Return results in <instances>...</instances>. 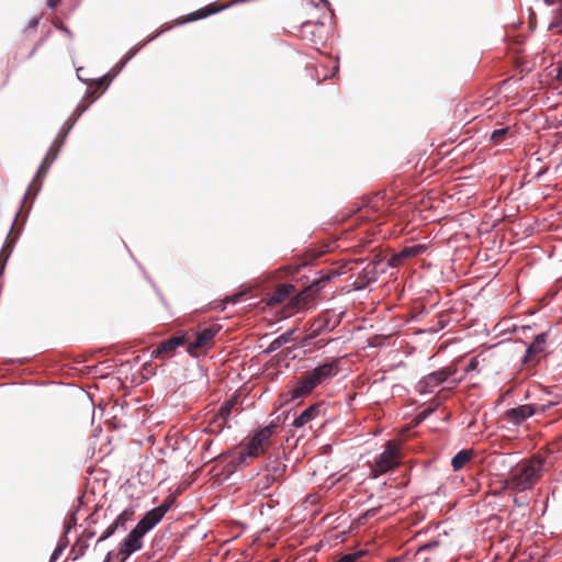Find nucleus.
<instances>
[{"instance_id": "f257e3e1", "label": "nucleus", "mask_w": 562, "mask_h": 562, "mask_svg": "<svg viewBox=\"0 0 562 562\" xmlns=\"http://www.w3.org/2000/svg\"><path fill=\"white\" fill-rule=\"evenodd\" d=\"M60 149L61 147L56 145V140H54L46 155L42 159L26 191L24 192V195L20 202L19 210L14 215V222H18L19 217L21 216L23 217V223H26L33 203L42 190L44 178L46 177L50 166L58 158Z\"/></svg>"}, {"instance_id": "f03ea898", "label": "nucleus", "mask_w": 562, "mask_h": 562, "mask_svg": "<svg viewBox=\"0 0 562 562\" xmlns=\"http://www.w3.org/2000/svg\"><path fill=\"white\" fill-rule=\"evenodd\" d=\"M389 268H392L387 255L380 252H372L367 265L359 271L356 280L352 283L355 291H363L367 286L378 280V278L385 273Z\"/></svg>"}, {"instance_id": "7ed1b4c3", "label": "nucleus", "mask_w": 562, "mask_h": 562, "mask_svg": "<svg viewBox=\"0 0 562 562\" xmlns=\"http://www.w3.org/2000/svg\"><path fill=\"white\" fill-rule=\"evenodd\" d=\"M555 404L548 402L547 404L528 403L519 404L515 407L507 408L503 413V419L509 425L508 430L513 431L522 425L528 418L544 413Z\"/></svg>"}, {"instance_id": "20e7f679", "label": "nucleus", "mask_w": 562, "mask_h": 562, "mask_svg": "<svg viewBox=\"0 0 562 562\" xmlns=\"http://www.w3.org/2000/svg\"><path fill=\"white\" fill-rule=\"evenodd\" d=\"M266 474L256 482V491L265 493L270 490L273 484H282L285 480L288 463L279 456H269L265 461Z\"/></svg>"}, {"instance_id": "39448f33", "label": "nucleus", "mask_w": 562, "mask_h": 562, "mask_svg": "<svg viewBox=\"0 0 562 562\" xmlns=\"http://www.w3.org/2000/svg\"><path fill=\"white\" fill-rule=\"evenodd\" d=\"M326 413L327 405L324 401L314 402L300 413H294L290 426L295 430L305 429L306 426L313 429V423H318L321 426L325 423Z\"/></svg>"}, {"instance_id": "423d86ee", "label": "nucleus", "mask_w": 562, "mask_h": 562, "mask_svg": "<svg viewBox=\"0 0 562 562\" xmlns=\"http://www.w3.org/2000/svg\"><path fill=\"white\" fill-rule=\"evenodd\" d=\"M387 216L385 193L378 192L374 196L367 199L362 209L358 210L357 221L379 224Z\"/></svg>"}, {"instance_id": "0eeeda50", "label": "nucleus", "mask_w": 562, "mask_h": 562, "mask_svg": "<svg viewBox=\"0 0 562 562\" xmlns=\"http://www.w3.org/2000/svg\"><path fill=\"white\" fill-rule=\"evenodd\" d=\"M457 373L456 367H442L438 370L431 371L423 376L415 385L416 392L420 395H427L434 392V389Z\"/></svg>"}, {"instance_id": "6e6552de", "label": "nucleus", "mask_w": 562, "mask_h": 562, "mask_svg": "<svg viewBox=\"0 0 562 562\" xmlns=\"http://www.w3.org/2000/svg\"><path fill=\"white\" fill-rule=\"evenodd\" d=\"M346 315V311L337 312L335 308L325 310L314 321L312 325L311 337L316 338L321 335L333 331L338 327Z\"/></svg>"}, {"instance_id": "1a4fd4ad", "label": "nucleus", "mask_w": 562, "mask_h": 562, "mask_svg": "<svg viewBox=\"0 0 562 562\" xmlns=\"http://www.w3.org/2000/svg\"><path fill=\"white\" fill-rule=\"evenodd\" d=\"M215 458L222 461H225L227 458H229V460L226 462V464L223 467L221 471V474L224 476L225 480H228L232 476V474L248 465L249 461L251 459H255L251 452L247 451L243 446H240V450L235 453L227 451L225 453L218 454Z\"/></svg>"}, {"instance_id": "9d476101", "label": "nucleus", "mask_w": 562, "mask_h": 562, "mask_svg": "<svg viewBox=\"0 0 562 562\" xmlns=\"http://www.w3.org/2000/svg\"><path fill=\"white\" fill-rule=\"evenodd\" d=\"M551 330L548 329L533 336L532 341L526 347L525 353L520 359L522 368H531L540 363L539 355L544 351Z\"/></svg>"}, {"instance_id": "9b49d317", "label": "nucleus", "mask_w": 562, "mask_h": 562, "mask_svg": "<svg viewBox=\"0 0 562 562\" xmlns=\"http://www.w3.org/2000/svg\"><path fill=\"white\" fill-rule=\"evenodd\" d=\"M145 535L135 526L122 539L117 548V562H126L132 554L143 549Z\"/></svg>"}, {"instance_id": "f8f14e48", "label": "nucleus", "mask_w": 562, "mask_h": 562, "mask_svg": "<svg viewBox=\"0 0 562 562\" xmlns=\"http://www.w3.org/2000/svg\"><path fill=\"white\" fill-rule=\"evenodd\" d=\"M90 93V90L87 89L85 92V95H88ZM83 97L81 101L76 105L69 117L64 122L63 126L60 127L57 137L55 138L56 145L63 147L68 134L74 128L77 121L81 117V115L91 106L93 103V100L89 102H85Z\"/></svg>"}, {"instance_id": "ddd939ff", "label": "nucleus", "mask_w": 562, "mask_h": 562, "mask_svg": "<svg viewBox=\"0 0 562 562\" xmlns=\"http://www.w3.org/2000/svg\"><path fill=\"white\" fill-rule=\"evenodd\" d=\"M428 249L426 244H414L409 246L402 247L398 251H393L391 249L386 250L387 258L392 263V268H398L404 265L407 260L416 258L423 255Z\"/></svg>"}, {"instance_id": "4468645a", "label": "nucleus", "mask_w": 562, "mask_h": 562, "mask_svg": "<svg viewBox=\"0 0 562 562\" xmlns=\"http://www.w3.org/2000/svg\"><path fill=\"white\" fill-rule=\"evenodd\" d=\"M135 505H130L124 508L115 519L104 529L102 535L97 540L95 544L111 538L117 530L126 531L127 522L134 519Z\"/></svg>"}, {"instance_id": "2eb2a0df", "label": "nucleus", "mask_w": 562, "mask_h": 562, "mask_svg": "<svg viewBox=\"0 0 562 562\" xmlns=\"http://www.w3.org/2000/svg\"><path fill=\"white\" fill-rule=\"evenodd\" d=\"M135 57V52H131L130 49L121 57V59L104 75L95 78L93 81L99 87H102L99 95H102L109 88L110 83L120 75V72L125 68L127 63Z\"/></svg>"}, {"instance_id": "dca6fc26", "label": "nucleus", "mask_w": 562, "mask_h": 562, "mask_svg": "<svg viewBox=\"0 0 562 562\" xmlns=\"http://www.w3.org/2000/svg\"><path fill=\"white\" fill-rule=\"evenodd\" d=\"M15 224H16V222L13 221L12 225H11V229H10V232L7 236V239L4 240V244L0 250V276H2L4 273V269H5L9 258L13 251L14 244L18 241V239L23 231V227L25 225V223H23V217H21V223L14 231Z\"/></svg>"}, {"instance_id": "f3484780", "label": "nucleus", "mask_w": 562, "mask_h": 562, "mask_svg": "<svg viewBox=\"0 0 562 562\" xmlns=\"http://www.w3.org/2000/svg\"><path fill=\"white\" fill-rule=\"evenodd\" d=\"M318 385H321V382L313 371H306L300 376L296 385L289 391L290 400L295 401L306 394H310Z\"/></svg>"}, {"instance_id": "a211bd4d", "label": "nucleus", "mask_w": 562, "mask_h": 562, "mask_svg": "<svg viewBox=\"0 0 562 562\" xmlns=\"http://www.w3.org/2000/svg\"><path fill=\"white\" fill-rule=\"evenodd\" d=\"M168 509V506L159 505L147 510L135 527L146 536L162 520Z\"/></svg>"}, {"instance_id": "6ab92c4d", "label": "nucleus", "mask_w": 562, "mask_h": 562, "mask_svg": "<svg viewBox=\"0 0 562 562\" xmlns=\"http://www.w3.org/2000/svg\"><path fill=\"white\" fill-rule=\"evenodd\" d=\"M268 442V437L262 431L255 429L244 439L241 446L251 452L254 458H258L266 452Z\"/></svg>"}, {"instance_id": "aec40b11", "label": "nucleus", "mask_w": 562, "mask_h": 562, "mask_svg": "<svg viewBox=\"0 0 562 562\" xmlns=\"http://www.w3.org/2000/svg\"><path fill=\"white\" fill-rule=\"evenodd\" d=\"M340 276L341 272L338 269H322L308 281L307 289L312 294L319 293L328 283Z\"/></svg>"}, {"instance_id": "412c9836", "label": "nucleus", "mask_w": 562, "mask_h": 562, "mask_svg": "<svg viewBox=\"0 0 562 562\" xmlns=\"http://www.w3.org/2000/svg\"><path fill=\"white\" fill-rule=\"evenodd\" d=\"M543 538H547V535L540 533V537L535 539L536 547L543 550V553L540 557L541 561L549 560L562 553V550L559 548L560 546H562L561 536H558L554 532H550L549 539H554L557 541L555 544L552 546H547L546 542L543 541Z\"/></svg>"}, {"instance_id": "4be33fe9", "label": "nucleus", "mask_w": 562, "mask_h": 562, "mask_svg": "<svg viewBox=\"0 0 562 562\" xmlns=\"http://www.w3.org/2000/svg\"><path fill=\"white\" fill-rule=\"evenodd\" d=\"M339 363L340 360L338 358L326 359L325 361L318 363L314 369H312V371L322 384L337 375Z\"/></svg>"}, {"instance_id": "5701e85b", "label": "nucleus", "mask_w": 562, "mask_h": 562, "mask_svg": "<svg viewBox=\"0 0 562 562\" xmlns=\"http://www.w3.org/2000/svg\"><path fill=\"white\" fill-rule=\"evenodd\" d=\"M295 296V288L291 283H283L278 289L270 291L266 294L265 301L269 306H274L285 301L292 300Z\"/></svg>"}, {"instance_id": "b1692460", "label": "nucleus", "mask_w": 562, "mask_h": 562, "mask_svg": "<svg viewBox=\"0 0 562 562\" xmlns=\"http://www.w3.org/2000/svg\"><path fill=\"white\" fill-rule=\"evenodd\" d=\"M221 328H222L221 325L213 324V325H210V326L201 329L198 333V335L195 336V338L189 342L188 351H191L193 349H198V348H201V347H204L205 345H207L210 341H212L214 339V337L218 334Z\"/></svg>"}, {"instance_id": "393cba45", "label": "nucleus", "mask_w": 562, "mask_h": 562, "mask_svg": "<svg viewBox=\"0 0 562 562\" xmlns=\"http://www.w3.org/2000/svg\"><path fill=\"white\" fill-rule=\"evenodd\" d=\"M186 344V335L181 334L178 336H172L162 340L157 348H155L151 352L153 358H158L161 353L171 355L175 350Z\"/></svg>"}, {"instance_id": "a878e982", "label": "nucleus", "mask_w": 562, "mask_h": 562, "mask_svg": "<svg viewBox=\"0 0 562 562\" xmlns=\"http://www.w3.org/2000/svg\"><path fill=\"white\" fill-rule=\"evenodd\" d=\"M395 467L394 452L391 450H384L376 454L373 459L372 470L379 474H384L391 471Z\"/></svg>"}, {"instance_id": "bb28decb", "label": "nucleus", "mask_w": 562, "mask_h": 562, "mask_svg": "<svg viewBox=\"0 0 562 562\" xmlns=\"http://www.w3.org/2000/svg\"><path fill=\"white\" fill-rule=\"evenodd\" d=\"M296 328H289L284 333L273 338L266 349L262 351L263 355L268 356L279 350L282 346L290 342L293 339Z\"/></svg>"}, {"instance_id": "cd10ccee", "label": "nucleus", "mask_w": 562, "mask_h": 562, "mask_svg": "<svg viewBox=\"0 0 562 562\" xmlns=\"http://www.w3.org/2000/svg\"><path fill=\"white\" fill-rule=\"evenodd\" d=\"M474 456L473 449H461L451 458V468L453 472H458L468 462V460Z\"/></svg>"}, {"instance_id": "c85d7f7f", "label": "nucleus", "mask_w": 562, "mask_h": 562, "mask_svg": "<svg viewBox=\"0 0 562 562\" xmlns=\"http://www.w3.org/2000/svg\"><path fill=\"white\" fill-rule=\"evenodd\" d=\"M231 5L232 4L224 5V7H218L216 4V2H212V3H209V4L198 9L196 12H198L199 19L203 20V19H206V18H209L211 15H214V14L223 11L226 8H229Z\"/></svg>"}, {"instance_id": "c756f323", "label": "nucleus", "mask_w": 562, "mask_h": 562, "mask_svg": "<svg viewBox=\"0 0 562 562\" xmlns=\"http://www.w3.org/2000/svg\"><path fill=\"white\" fill-rule=\"evenodd\" d=\"M89 544L87 541H77L72 547L70 548L67 560L77 561L80 558H82L86 553V550L88 549Z\"/></svg>"}, {"instance_id": "7c9ffc66", "label": "nucleus", "mask_w": 562, "mask_h": 562, "mask_svg": "<svg viewBox=\"0 0 562 562\" xmlns=\"http://www.w3.org/2000/svg\"><path fill=\"white\" fill-rule=\"evenodd\" d=\"M510 131L509 125L493 130L490 134V142L494 145L501 144L510 134Z\"/></svg>"}, {"instance_id": "2f4dec72", "label": "nucleus", "mask_w": 562, "mask_h": 562, "mask_svg": "<svg viewBox=\"0 0 562 562\" xmlns=\"http://www.w3.org/2000/svg\"><path fill=\"white\" fill-rule=\"evenodd\" d=\"M161 31L159 29H157L156 31H154L153 33H150L149 35H147L145 38H143L142 41H139L138 43H136L134 46H132L130 48L131 52H135V56L138 54V52L147 44H149L150 42L155 41L156 38H158L159 36H161Z\"/></svg>"}, {"instance_id": "473e14b6", "label": "nucleus", "mask_w": 562, "mask_h": 562, "mask_svg": "<svg viewBox=\"0 0 562 562\" xmlns=\"http://www.w3.org/2000/svg\"><path fill=\"white\" fill-rule=\"evenodd\" d=\"M161 31L159 29H157L156 31H154L153 33H150L149 35H147L145 38H143L142 41H139L138 43H136L134 46H132L130 48L131 52H135V56L138 54V52L147 44H149L150 42L155 41L156 38H158L159 36H161Z\"/></svg>"}, {"instance_id": "72a5a7b5", "label": "nucleus", "mask_w": 562, "mask_h": 562, "mask_svg": "<svg viewBox=\"0 0 562 562\" xmlns=\"http://www.w3.org/2000/svg\"><path fill=\"white\" fill-rule=\"evenodd\" d=\"M161 31L159 29H157L156 31H154L153 33H150L149 35H147L145 38H143L142 41H139L138 43H136L134 46H132L130 48L131 52H135V56L138 54V52L147 44H149L150 42L155 41L156 38H158L159 36H161Z\"/></svg>"}, {"instance_id": "f704fd0d", "label": "nucleus", "mask_w": 562, "mask_h": 562, "mask_svg": "<svg viewBox=\"0 0 562 562\" xmlns=\"http://www.w3.org/2000/svg\"><path fill=\"white\" fill-rule=\"evenodd\" d=\"M234 405L235 403L232 400L225 401L217 411V418L222 419V422L229 420L232 417Z\"/></svg>"}, {"instance_id": "c9c22d12", "label": "nucleus", "mask_w": 562, "mask_h": 562, "mask_svg": "<svg viewBox=\"0 0 562 562\" xmlns=\"http://www.w3.org/2000/svg\"><path fill=\"white\" fill-rule=\"evenodd\" d=\"M548 29L551 31H560L562 29V0L560 7L554 11V15Z\"/></svg>"}, {"instance_id": "e433bc0d", "label": "nucleus", "mask_w": 562, "mask_h": 562, "mask_svg": "<svg viewBox=\"0 0 562 562\" xmlns=\"http://www.w3.org/2000/svg\"><path fill=\"white\" fill-rule=\"evenodd\" d=\"M279 417L277 419H272L270 420L267 425H265L263 427H259L257 428L258 431H262L263 435H266L268 437V441H270V438L273 434H276L277 431V428L279 426Z\"/></svg>"}, {"instance_id": "4c0bfd02", "label": "nucleus", "mask_w": 562, "mask_h": 562, "mask_svg": "<svg viewBox=\"0 0 562 562\" xmlns=\"http://www.w3.org/2000/svg\"><path fill=\"white\" fill-rule=\"evenodd\" d=\"M144 277L146 279V281L150 284V286L153 288L154 292L156 293V295L158 296L159 301L161 302V304L164 306H168V303L164 296V294L161 293L160 289L157 286L156 282L153 280V278L150 276H148L145 271H144Z\"/></svg>"}, {"instance_id": "58836bf2", "label": "nucleus", "mask_w": 562, "mask_h": 562, "mask_svg": "<svg viewBox=\"0 0 562 562\" xmlns=\"http://www.w3.org/2000/svg\"><path fill=\"white\" fill-rule=\"evenodd\" d=\"M199 15H198V12L196 10L195 11H192L188 14H184V15H181L179 18H177V24H180L181 26L184 25V24H188V23H192V22H195V21H199Z\"/></svg>"}, {"instance_id": "ea45409f", "label": "nucleus", "mask_w": 562, "mask_h": 562, "mask_svg": "<svg viewBox=\"0 0 562 562\" xmlns=\"http://www.w3.org/2000/svg\"><path fill=\"white\" fill-rule=\"evenodd\" d=\"M265 497L268 498V507L269 508H274L276 506L279 505L280 503V496H281V492H274V493H269L268 491L265 492V493H261Z\"/></svg>"}, {"instance_id": "a19ab883", "label": "nucleus", "mask_w": 562, "mask_h": 562, "mask_svg": "<svg viewBox=\"0 0 562 562\" xmlns=\"http://www.w3.org/2000/svg\"><path fill=\"white\" fill-rule=\"evenodd\" d=\"M479 364H480L479 357L471 358L464 369V373L470 374L471 372H480Z\"/></svg>"}, {"instance_id": "79ce46f5", "label": "nucleus", "mask_w": 562, "mask_h": 562, "mask_svg": "<svg viewBox=\"0 0 562 562\" xmlns=\"http://www.w3.org/2000/svg\"><path fill=\"white\" fill-rule=\"evenodd\" d=\"M438 406H439L438 404H429V405H427L426 407H424L419 412V417L422 419L428 418L429 416H431L438 409Z\"/></svg>"}, {"instance_id": "37998d69", "label": "nucleus", "mask_w": 562, "mask_h": 562, "mask_svg": "<svg viewBox=\"0 0 562 562\" xmlns=\"http://www.w3.org/2000/svg\"><path fill=\"white\" fill-rule=\"evenodd\" d=\"M142 369L144 371L142 382L149 380L150 376L156 374V368H153L148 362H145Z\"/></svg>"}, {"instance_id": "c03bdc74", "label": "nucleus", "mask_w": 562, "mask_h": 562, "mask_svg": "<svg viewBox=\"0 0 562 562\" xmlns=\"http://www.w3.org/2000/svg\"><path fill=\"white\" fill-rule=\"evenodd\" d=\"M78 508H70L65 517V522L67 524H71L74 527H76L77 525V521H78V518H77V515H78Z\"/></svg>"}, {"instance_id": "a18cd8bd", "label": "nucleus", "mask_w": 562, "mask_h": 562, "mask_svg": "<svg viewBox=\"0 0 562 562\" xmlns=\"http://www.w3.org/2000/svg\"><path fill=\"white\" fill-rule=\"evenodd\" d=\"M363 555V552L362 551H357L355 553H346L344 554L339 560L338 562H355L357 561L359 558H361Z\"/></svg>"}, {"instance_id": "49530a36", "label": "nucleus", "mask_w": 562, "mask_h": 562, "mask_svg": "<svg viewBox=\"0 0 562 562\" xmlns=\"http://www.w3.org/2000/svg\"><path fill=\"white\" fill-rule=\"evenodd\" d=\"M440 546L439 539H431L419 547V551H431Z\"/></svg>"}, {"instance_id": "de8ad7c7", "label": "nucleus", "mask_w": 562, "mask_h": 562, "mask_svg": "<svg viewBox=\"0 0 562 562\" xmlns=\"http://www.w3.org/2000/svg\"><path fill=\"white\" fill-rule=\"evenodd\" d=\"M32 361V358L30 357H24V358H8L4 360V364L7 366H10V364H14V363H18L20 366H23V364H26L29 362Z\"/></svg>"}, {"instance_id": "09e8293b", "label": "nucleus", "mask_w": 562, "mask_h": 562, "mask_svg": "<svg viewBox=\"0 0 562 562\" xmlns=\"http://www.w3.org/2000/svg\"><path fill=\"white\" fill-rule=\"evenodd\" d=\"M291 350H282L280 351L279 353H276L272 358H271V361L274 363V364H280L282 361H284L288 356L290 355Z\"/></svg>"}, {"instance_id": "8fccbe9b", "label": "nucleus", "mask_w": 562, "mask_h": 562, "mask_svg": "<svg viewBox=\"0 0 562 562\" xmlns=\"http://www.w3.org/2000/svg\"><path fill=\"white\" fill-rule=\"evenodd\" d=\"M181 26L180 24H177V19H175L171 22L164 23L160 27H158L161 31V34L171 31L175 27Z\"/></svg>"}, {"instance_id": "3c124183", "label": "nucleus", "mask_w": 562, "mask_h": 562, "mask_svg": "<svg viewBox=\"0 0 562 562\" xmlns=\"http://www.w3.org/2000/svg\"><path fill=\"white\" fill-rule=\"evenodd\" d=\"M55 29L66 34L70 40L74 38V33L67 25L56 23Z\"/></svg>"}, {"instance_id": "603ef678", "label": "nucleus", "mask_w": 562, "mask_h": 562, "mask_svg": "<svg viewBox=\"0 0 562 562\" xmlns=\"http://www.w3.org/2000/svg\"><path fill=\"white\" fill-rule=\"evenodd\" d=\"M339 76V58L336 57L335 65L329 75H326L325 78L334 79Z\"/></svg>"}, {"instance_id": "864d4df0", "label": "nucleus", "mask_w": 562, "mask_h": 562, "mask_svg": "<svg viewBox=\"0 0 562 562\" xmlns=\"http://www.w3.org/2000/svg\"><path fill=\"white\" fill-rule=\"evenodd\" d=\"M41 20H42V14L32 18L30 20L29 24L26 25V30H36Z\"/></svg>"}, {"instance_id": "5fc2aeb1", "label": "nucleus", "mask_w": 562, "mask_h": 562, "mask_svg": "<svg viewBox=\"0 0 562 562\" xmlns=\"http://www.w3.org/2000/svg\"><path fill=\"white\" fill-rule=\"evenodd\" d=\"M83 70V67L80 66V67H76V74H77V78L79 81H81L82 83L85 85H89L90 82H94L93 80L94 79H87V78H83V74H80L81 71Z\"/></svg>"}, {"instance_id": "6e6d98bb", "label": "nucleus", "mask_w": 562, "mask_h": 562, "mask_svg": "<svg viewBox=\"0 0 562 562\" xmlns=\"http://www.w3.org/2000/svg\"><path fill=\"white\" fill-rule=\"evenodd\" d=\"M63 553L64 550L56 546L50 554L48 562H57V560L61 557Z\"/></svg>"}, {"instance_id": "4d7b16f0", "label": "nucleus", "mask_w": 562, "mask_h": 562, "mask_svg": "<svg viewBox=\"0 0 562 562\" xmlns=\"http://www.w3.org/2000/svg\"><path fill=\"white\" fill-rule=\"evenodd\" d=\"M56 546L65 551V549L69 546V538H68V536L60 535Z\"/></svg>"}, {"instance_id": "13d9d810", "label": "nucleus", "mask_w": 562, "mask_h": 562, "mask_svg": "<svg viewBox=\"0 0 562 562\" xmlns=\"http://www.w3.org/2000/svg\"><path fill=\"white\" fill-rule=\"evenodd\" d=\"M313 24H316V25H321V26H323V25H324V21H323V20H321V19H318L316 22H313V21H311V20H306V21H304V22L301 24L300 29H301L302 31H305L306 29H308V27H310V26H312Z\"/></svg>"}, {"instance_id": "bf43d9fd", "label": "nucleus", "mask_w": 562, "mask_h": 562, "mask_svg": "<svg viewBox=\"0 0 562 562\" xmlns=\"http://www.w3.org/2000/svg\"><path fill=\"white\" fill-rule=\"evenodd\" d=\"M535 326H536V324H533V325H522L519 328L515 327L514 331L515 333L521 331L522 334H526L527 331L532 330Z\"/></svg>"}, {"instance_id": "052dcab7", "label": "nucleus", "mask_w": 562, "mask_h": 562, "mask_svg": "<svg viewBox=\"0 0 562 562\" xmlns=\"http://www.w3.org/2000/svg\"><path fill=\"white\" fill-rule=\"evenodd\" d=\"M317 3H318V7L319 5L325 7L328 11L331 12V18L334 16V9H333L331 3H330L329 0H318Z\"/></svg>"}, {"instance_id": "680f3d73", "label": "nucleus", "mask_w": 562, "mask_h": 562, "mask_svg": "<svg viewBox=\"0 0 562 562\" xmlns=\"http://www.w3.org/2000/svg\"><path fill=\"white\" fill-rule=\"evenodd\" d=\"M514 504L517 506V507H525L528 505V502L526 501V498L524 497H518V496H515L514 497Z\"/></svg>"}, {"instance_id": "e2e57ef3", "label": "nucleus", "mask_w": 562, "mask_h": 562, "mask_svg": "<svg viewBox=\"0 0 562 562\" xmlns=\"http://www.w3.org/2000/svg\"><path fill=\"white\" fill-rule=\"evenodd\" d=\"M43 42H44V40L42 38V40H40V41L35 44V46H34V47L31 49V52L29 53V55H27V57H26L27 59L32 58V57L35 55L36 50H37V49H38V47L43 44Z\"/></svg>"}, {"instance_id": "0e129e2a", "label": "nucleus", "mask_w": 562, "mask_h": 562, "mask_svg": "<svg viewBox=\"0 0 562 562\" xmlns=\"http://www.w3.org/2000/svg\"><path fill=\"white\" fill-rule=\"evenodd\" d=\"M116 557L115 552L113 550L108 551L102 562H113L114 558Z\"/></svg>"}, {"instance_id": "69168bd1", "label": "nucleus", "mask_w": 562, "mask_h": 562, "mask_svg": "<svg viewBox=\"0 0 562 562\" xmlns=\"http://www.w3.org/2000/svg\"><path fill=\"white\" fill-rule=\"evenodd\" d=\"M229 429L231 428V424H229V420H226V422H223L221 425H218V429L216 430V435L221 434L224 429Z\"/></svg>"}, {"instance_id": "338daca9", "label": "nucleus", "mask_w": 562, "mask_h": 562, "mask_svg": "<svg viewBox=\"0 0 562 562\" xmlns=\"http://www.w3.org/2000/svg\"><path fill=\"white\" fill-rule=\"evenodd\" d=\"M60 2L61 0H46V7L48 9H55Z\"/></svg>"}, {"instance_id": "774afa93", "label": "nucleus", "mask_w": 562, "mask_h": 562, "mask_svg": "<svg viewBox=\"0 0 562 562\" xmlns=\"http://www.w3.org/2000/svg\"><path fill=\"white\" fill-rule=\"evenodd\" d=\"M304 32L305 34L302 37L308 38L310 41L314 42L315 32L313 30L307 32V29Z\"/></svg>"}]
</instances>
